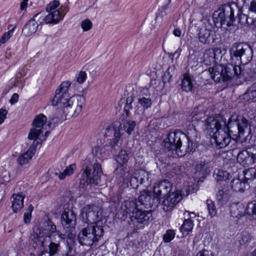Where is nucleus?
Listing matches in <instances>:
<instances>
[{"label":"nucleus","instance_id":"obj_1","mask_svg":"<svg viewBox=\"0 0 256 256\" xmlns=\"http://www.w3.org/2000/svg\"><path fill=\"white\" fill-rule=\"evenodd\" d=\"M230 59L234 68V79H242L244 81H250L255 78L252 68L246 65L252 58L253 50L247 43L234 42L229 50Z\"/></svg>","mask_w":256,"mask_h":256},{"label":"nucleus","instance_id":"obj_2","mask_svg":"<svg viewBox=\"0 0 256 256\" xmlns=\"http://www.w3.org/2000/svg\"><path fill=\"white\" fill-rule=\"evenodd\" d=\"M204 122L205 130L210 136L224 128L229 130L236 138L242 136L249 126L247 119L240 115H232L227 123L224 116L218 114L209 116Z\"/></svg>","mask_w":256,"mask_h":256},{"label":"nucleus","instance_id":"obj_3","mask_svg":"<svg viewBox=\"0 0 256 256\" xmlns=\"http://www.w3.org/2000/svg\"><path fill=\"white\" fill-rule=\"evenodd\" d=\"M83 168L84 170L80 180V186L84 188L89 184H98L102 170L100 165L93 155L86 158Z\"/></svg>","mask_w":256,"mask_h":256},{"label":"nucleus","instance_id":"obj_4","mask_svg":"<svg viewBox=\"0 0 256 256\" xmlns=\"http://www.w3.org/2000/svg\"><path fill=\"white\" fill-rule=\"evenodd\" d=\"M186 140L185 134L180 130H176L168 134L163 141L162 146L166 152H172V154L175 152L178 156H183L188 153V146H186Z\"/></svg>","mask_w":256,"mask_h":256},{"label":"nucleus","instance_id":"obj_5","mask_svg":"<svg viewBox=\"0 0 256 256\" xmlns=\"http://www.w3.org/2000/svg\"><path fill=\"white\" fill-rule=\"evenodd\" d=\"M236 12H240V8L236 3L225 4L214 12L212 21L216 27L226 26V27H224L225 28H230L234 26Z\"/></svg>","mask_w":256,"mask_h":256},{"label":"nucleus","instance_id":"obj_6","mask_svg":"<svg viewBox=\"0 0 256 256\" xmlns=\"http://www.w3.org/2000/svg\"><path fill=\"white\" fill-rule=\"evenodd\" d=\"M104 235V230L102 226L94 224L86 225L78 234V240L81 245L92 246L97 245L98 242Z\"/></svg>","mask_w":256,"mask_h":256},{"label":"nucleus","instance_id":"obj_7","mask_svg":"<svg viewBox=\"0 0 256 256\" xmlns=\"http://www.w3.org/2000/svg\"><path fill=\"white\" fill-rule=\"evenodd\" d=\"M234 64H217L208 69L211 78L216 82H222L234 79L236 76Z\"/></svg>","mask_w":256,"mask_h":256},{"label":"nucleus","instance_id":"obj_8","mask_svg":"<svg viewBox=\"0 0 256 256\" xmlns=\"http://www.w3.org/2000/svg\"><path fill=\"white\" fill-rule=\"evenodd\" d=\"M152 220V213L150 210H142V208H139L136 212L132 214L131 218H128L127 222L137 230L144 228Z\"/></svg>","mask_w":256,"mask_h":256},{"label":"nucleus","instance_id":"obj_9","mask_svg":"<svg viewBox=\"0 0 256 256\" xmlns=\"http://www.w3.org/2000/svg\"><path fill=\"white\" fill-rule=\"evenodd\" d=\"M214 22L210 16L202 17L200 22L198 38L199 42L204 44H209L212 39V34Z\"/></svg>","mask_w":256,"mask_h":256},{"label":"nucleus","instance_id":"obj_10","mask_svg":"<svg viewBox=\"0 0 256 256\" xmlns=\"http://www.w3.org/2000/svg\"><path fill=\"white\" fill-rule=\"evenodd\" d=\"M34 228L37 232L43 235L46 238L51 239L53 236H57L60 240L62 238L60 232L56 230V226L49 218L39 226Z\"/></svg>","mask_w":256,"mask_h":256},{"label":"nucleus","instance_id":"obj_11","mask_svg":"<svg viewBox=\"0 0 256 256\" xmlns=\"http://www.w3.org/2000/svg\"><path fill=\"white\" fill-rule=\"evenodd\" d=\"M85 101V98L80 95L76 96V101L70 100L68 105H66L62 108L63 112L65 114L66 116L70 118L79 114L82 110V106Z\"/></svg>","mask_w":256,"mask_h":256},{"label":"nucleus","instance_id":"obj_12","mask_svg":"<svg viewBox=\"0 0 256 256\" xmlns=\"http://www.w3.org/2000/svg\"><path fill=\"white\" fill-rule=\"evenodd\" d=\"M81 220L86 224H94L98 225L96 222L98 220L99 217L98 208L94 206L86 205L81 210L80 215Z\"/></svg>","mask_w":256,"mask_h":256},{"label":"nucleus","instance_id":"obj_13","mask_svg":"<svg viewBox=\"0 0 256 256\" xmlns=\"http://www.w3.org/2000/svg\"><path fill=\"white\" fill-rule=\"evenodd\" d=\"M47 118L42 114L36 116L34 118L32 125L34 128H32L28 135L29 140L38 141V136L42 132V128L46 122Z\"/></svg>","mask_w":256,"mask_h":256},{"label":"nucleus","instance_id":"obj_14","mask_svg":"<svg viewBox=\"0 0 256 256\" xmlns=\"http://www.w3.org/2000/svg\"><path fill=\"white\" fill-rule=\"evenodd\" d=\"M230 132L229 130H227L224 128L223 129H221L220 130L212 135L214 136L216 144L220 148H224L227 146L230 142L232 136L233 137L232 138L234 140L238 139L242 137L236 138Z\"/></svg>","mask_w":256,"mask_h":256},{"label":"nucleus","instance_id":"obj_15","mask_svg":"<svg viewBox=\"0 0 256 256\" xmlns=\"http://www.w3.org/2000/svg\"><path fill=\"white\" fill-rule=\"evenodd\" d=\"M182 199V194L178 190L169 194L162 200L161 204L162 208L165 212H170Z\"/></svg>","mask_w":256,"mask_h":256},{"label":"nucleus","instance_id":"obj_16","mask_svg":"<svg viewBox=\"0 0 256 256\" xmlns=\"http://www.w3.org/2000/svg\"><path fill=\"white\" fill-rule=\"evenodd\" d=\"M136 202L139 204V207L144 206V208H152L158 206L159 199L154 196L153 192L144 190L141 192Z\"/></svg>","mask_w":256,"mask_h":256},{"label":"nucleus","instance_id":"obj_17","mask_svg":"<svg viewBox=\"0 0 256 256\" xmlns=\"http://www.w3.org/2000/svg\"><path fill=\"white\" fill-rule=\"evenodd\" d=\"M172 186V184L167 180H163L153 188V193L156 198L159 199V204H160V198L162 197L166 196L170 194Z\"/></svg>","mask_w":256,"mask_h":256},{"label":"nucleus","instance_id":"obj_18","mask_svg":"<svg viewBox=\"0 0 256 256\" xmlns=\"http://www.w3.org/2000/svg\"><path fill=\"white\" fill-rule=\"evenodd\" d=\"M76 216L74 210L70 208H66L61 216V224L65 229L74 228L76 224Z\"/></svg>","mask_w":256,"mask_h":256},{"label":"nucleus","instance_id":"obj_19","mask_svg":"<svg viewBox=\"0 0 256 256\" xmlns=\"http://www.w3.org/2000/svg\"><path fill=\"white\" fill-rule=\"evenodd\" d=\"M139 204L137 203L136 200H126L124 204L122 206L121 210L120 212L122 215L120 217L122 220L125 221L131 218L133 213L136 212L139 208Z\"/></svg>","mask_w":256,"mask_h":256},{"label":"nucleus","instance_id":"obj_20","mask_svg":"<svg viewBox=\"0 0 256 256\" xmlns=\"http://www.w3.org/2000/svg\"><path fill=\"white\" fill-rule=\"evenodd\" d=\"M185 136L186 138V146H188V152H193L196 148L198 132L195 128H188L187 130L186 134H185Z\"/></svg>","mask_w":256,"mask_h":256},{"label":"nucleus","instance_id":"obj_21","mask_svg":"<svg viewBox=\"0 0 256 256\" xmlns=\"http://www.w3.org/2000/svg\"><path fill=\"white\" fill-rule=\"evenodd\" d=\"M237 160L243 166H248L254 163L250 148H248L246 150L240 152L238 154Z\"/></svg>","mask_w":256,"mask_h":256},{"label":"nucleus","instance_id":"obj_22","mask_svg":"<svg viewBox=\"0 0 256 256\" xmlns=\"http://www.w3.org/2000/svg\"><path fill=\"white\" fill-rule=\"evenodd\" d=\"M70 100L76 101V96L70 95H62V94H56L53 99L52 100V104L54 106H58L60 108H62L66 105H68Z\"/></svg>","mask_w":256,"mask_h":256},{"label":"nucleus","instance_id":"obj_23","mask_svg":"<svg viewBox=\"0 0 256 256\" xmlns=\"http://www.w3.org/2000/svg\"><path fill=\"white\" fill-rule=\"evenodd\" d=\"M44 13V12H40L26 23L22 29V32L26 35L30 36L36 32L38 28V24L36 21V18L39 16L43 17Z\"/></svg>","mask_w":256,"mask_h":256},{"label":"nucleus","instance_id":"obj_24","mask_svg":"<svg viewBox=\"0 0 256 256\" xmlns=\"http://www.w3.org/2000/svg\"><path fill=\"white\" fill-rule=\"evenodd\" d=\"M38 144V141H34L32 144L29 147L28 151L19 156L17 160L19 164L22 165L26 164L32 159L35 154Z\"/></svg>","mask_w":256,"mask_h":256},{"label":"nucleus","instance_id":"obj_25","mask_svg":"<svg viewBox=\"0 0 256 256\" xmlns=\"http://www.w3.org/2000/svg\"><path fill=\"white\" fill-rule=\"evenodd\" d=\"M192 79L193 76L189 73H185L182 75L180 83V88L182 91L188 92L192 90L194 86Z\"/></svg>","mask_w":256,"mask_h":256},{"label":"nucleus","instance_id":"obj_26","mask_svg":"<svg viewBox=\"0 0 256 256\" xmlns=\"http://www.w3.org/2000/svg\"><path fill=\"white\" fill-rule=\"evenodd\" d=\"M34 238H32V247L36 249L38 248L41 250L44 248H45L46 244V238L42 234H40L38 232H36V230L34 228Z\"/></svg>","mask_w":256,"mask_h":256},{"label":"nucleus","instance_id":"obj_27","mask_svg":"<svg viewBox=\"0 0 256 256\" xmlns=\"http://www.w3.org/2000/svg\"><path fill=\"white\" fill-rule=\"evenodd\" d=\"M230 214L233 218H240L247 214V208L242 204L238 203L230 206Z\"/></svg>","mask_w":256,"mask_h":256},{"label":"nucleus","instance_id":"obj_28","mask_svg":"<svg viewBox=\"0 0 256 256\" xmlns=\"http://www.w3.org/2000/svg\"><path fill=\"white\" fill-rule=\"evenodd\" d=\"M109 134H112L114 136V138L110 140V145L112 148H114L118 145V144L120 138L121 134L119 128H116L114 126L108 127L106 128V136H109Z\"/></svg>","mask_w":256,"mask_h":256},{"label":"nucleus","instance_id":"obj_29","mask_svg":"<svg viewBox=\"0 0 256 256\" xmlns=\"http://www.w3.org/2000/svg\"><path fill=\"white\" fill-rule=\"evenodd\" d=\"M14 200L12 203V209L14 212H17L24 207V196L20 194H13Z\"/></svg>","mask_w":256,"mask_h":256},{"label":"nucleus","instance_id":"obj_30","mask_svg":"<svg viewBox=\"0 0 256 256\" xmlns=\"http://www.w3.org/2000/svg\"><path fill=\"white\" fill-rule=\"evenodd\" d=\"M214 176L217 182H224V186L226 185V182L229 179L230 174L227 171L220 169H216L214 172Z\"/></svg>","mask_w":256,"mask_h":256},{"label":"nucleus","instance_id":"obj_31","mask_svg":"<svg viewBox=\"0 0 256 256\" xmlns=\"http://www.w3.org/2000/svg\"><path fill=\"white\" fill-rule=\"evenodd\" d=\"M246 182L242 181L240 178L233 179L230 182V186L232 189L236 192H243L246 188V186H248V184Z\"/></svg>","mask_w":256,"mask_h":256},{"label":"nucleus","instance_id":"obj_32","mask_svg":"<svg viewBox=\"0 0 256 256\" xmlns=\"http://www.w3.org/2000/svg\"><path fill=\"white\" fill-rule=\"evenodd\" d=\"M216 54L213 49L208 48L204 52L202 58V61L204 64L210 66L214 64L215 60Z\"/></svg>","mask_w":256,"mask_h":256},{"label":"nucleus","instance_id":"obj_33","mask_svg":"<svg viewBox=\"0 0 256 256\" xmlns=\"http://www.w3.org/2000/svg\"><path fill=\"white\" fill-rule=\"evenodd\" d=\"M61 19L62 16L60 10H56L48 14L42 18V20H44L46 24H57Z\"/></svg>","mask_w":256,"mask_h":256},{"label":"nucleus","instance_id":"obj_34","mask_svg":"<svg viewBox=\"0 0 256 256\" xmlns=\"http://www.w3.org/2000/svg\"><path fill=\"white\" fill-rule=\"evenodd\" d=\"M193 226V222L190 218L185 219L183 224L180 228V232L182 233V236H187L192 230Z\"/></svg>","mask_w":256,"mask_h":256},{"label":"nucleus","instance_id":"obj_35","mask_svg":"<svg viewBox=\"0 0 256 256\" xmlns=\"http://www.w3.org/2000/svg\"><path fill=\"white\" fill-rule=\"evenodd\" d=\"M138 172V176L140 179V184H143L145 187L148 186L151 183L150 180V174L146 172L144 170H140Z\"/></svg>","mask_w":256,"mask_h":256},{"label":"nucleus","instance_id":"obj_36","mask_svg":"<svg viewBox=\"0 0 256 256\" xmlns=\"http://www.w3.org/2000/svg\"><path fill=\"white\" fill-rule=\"evenodd\" d=\"M244 96L249 102H256V82L248 88L244 94Z\"/></svg>","mask_w":256,"mask_h":256},{"label":"nucleus","instance_id":"obj_37","mask_svg":"<svg viewBox=\"0 0 256 256\" xmlns=\"http://www.w3.org/2000/svg\"><path fill=\"white\" fill-rule=\"evenodd\" d=\"M71 85V82L70 81H65L62 82L59 86V88L56 90V94H62V95H70L72 96L70 92V87Z\"/></svg>","mask_w":256,"mask_h":256},{"label":"nucleus","instance_id":"obj_38","mask_svg":"<svg viewBox=\"0 0 256 256\" xmlns=\"http://www.w3.org/2000/svg\"><path fill=\"white\" fill-rule=\"evenodd\" d=\"M120 166H118L115 170L116 174L119 175L120 178H122L124 182H125L126 180H128L130 177L129 170L124 166V165H120Z\"/></svg>","mask_w":256,"mask_h":256},{"label":"nucleus","instance_id":"obj_39","mask_svg":"<svg viewBox=\"0 0 256 256\" xmlns=\"http://www.w3.org/2000/svg\"><path fill=\"white\" fill-rule=\"evenodd\" d=\"M243 174L244 176V180L248 184V181H252L256 178V168L252 167L246 169L244 170Z\"/></svg>","mask_w":256,"mask_h":256},{"label":"nucleus","instance_id":"obj_40","mask_svg":"<svg viewBox=\"0 0 256 256\" xmlns=\"http://www.w3.org/2000/svg\"><path fill=\"white\" fill-rule=\"evenodd\" d=\"M129 153L126 150H122L116 160L120 165H124L126 164L129 159Z\"/></svg>","mask_w":256,"mask_h":256},{"label":"nucleus","instance_id":"obj_41","mask_svg":"<svg viewBox=\"0 0 256 256\" xmlns=\"http://www.w3.org/2000/svg\"><path fill=\"white\" fill-rule=\"evenodd\" d=\"M138 104L142 106L144 109H148L151 107L152 101L149 97H146L142 94L140 96V98H138Z\"/></svg>","mask_w":256,"mask_h":256},{"label":"nucleus","instance_id":"obj_42","mask_svg":"<svg viewBox=\"0 0 256 256\" xmlns=\"http://www.w3.org/2000/svg\"><path fill=\"white\" fill-rule=\"evenodd\" d=\"M76 168L75 164H70L62 172H60L58 174V178L60 180H64L66 176H70L72 175L74 172V170Z\"/></svg>","mask_w":256,"mask_h":256},{"label":"nucleus","instance_id":"obj_43","mask_svg":"<svg viewBox=\"0 0 256 256\" xmlns=\"http://www.w3.org/2000/svg\"><path fill=\"white\" fill-rule=\"evenodd\" d=\"M136 122L133 120H126L123 124V130L128 134H130L134 130Z\"/></svg>","mask_w":256,"mask_h":256},{"label":"nucleus","instance_id":"obj_44","mask_svg":"<svg viewBox=\"0 0 256 256\" xmlns=\"http://www.w3.org/2000/svg\"><path fill=\"white\" fill-rule=\"evenodd\" d=\"M227 196L228 194L226 190H225V188L220 186L218 188V191L216 195V200L218 202H222V201L226 200L227 198Z\"/></svg>","mask_w":256,"mask_h":256},{"label":"nucleus","instance_id":"obj_45","mask_svg":"<svg viewBox=\"0 0 256 256\" xmlns=\"http://www.w3.org/2000/svg\"><path fill=\"white\" fill-rule=\"evenodd\" d=\"M206 204L209 214L211 217L215 216L217 213V210L214 202L208 199L206 201Z\"/></svg>","mask_w":256,"mask_h":256},{"label":"nucleus","instance_id":"obj_46","mask_svg":"<svg viewBox=\"0 0 256 256\" xmlns=\"http://www.w3.org/2000/svg\"><path fill=\"white\" fill-rule=\"evenodd\" d=\"M247 214L252 216L254 218H256V201L253 200L248 204Z\"/></svg>","mask_w":256,"mask_h":256},{"label":"nucleus","instance_id":"obj_47","mask_svg":"<svg viewBox=\"0 0 256 256\" xmlns=\"http://www.w3.org/2000/svg\"><path fill=\"white\" fill-rule=\"evenodd\" d=\"M51 242L48 244V252L54 256L60 250V245L59 242H52V238L50 239Z\"/></svg>","mask_w":256,"mask_h":256},{"label":"nucleus","instance_id":"obj_48","mask_svg":"<svg viewBox=\"0 0 256 256\" xmlns=\"http://www.w3.org/2000/svg\"><path fill=\"white\" fill-rule=\"evenodd\" d=\"M238 16V22L242 25L246 26V24L249 25L252 23V22H248V16L244 14H242L241 12H236Z\"/></svg>","mask_w":256,"mask_h":256},{"label":"nucleus","instance_id":"obj_49","mask_svg":"<svg viewBox=\"0 0 256 256\" xmlns=\"http://www.w3.org/2000/svg\"><path fill=\"white\" fill-rule=\"evenodd\" d=\"M130 186L134 188H136L140 184V179L138 176V172H135L133 176L130 178Z\"/></svg>","mask_w":256,"mask_h":256},{"label":"nucleus","instance_id":"obj_50","mask_svg":"<svg viewBox=\"0 0 256 256\" xmlns=\"http://www.w3.org/2000/svg\"><path fill=\"white\" fill-rule=\"evenodd\" d=\"M175 232L172 230H168L163 236L164 241L165 242H169L172 240L175 236Z\"/></svg>","mask_w":256,"mask_h":256},{"label":"nucleus","instance_id":"obj_51","mask_svg":"<svg viewBox=\"0 0 256 256\" xmlns=\"http://www.w3.org/2000/svg\"><path fill=\"white\" fill-rule=\"evenodd\" d=\"M92 26V22L86 19L82 20L81 22V26L84 31H88L90 30Z\"/></svg>","mask_w":256,"mask_h":256},{"label":"nucleus","instance_id":"obj_52","mask_svg":"<svg viewBox=\"0 0 256 256\" xmlns=\"http://www.w3.org/2000/svg\"><path fill=\"white\" fill-rule=\"evenodd\" d=\"M15 28L14 27L12 30L5 32L2 38L0 40V44L5 43L12 36L14 30Z\"/></svg>","mask_w":256,"mask_h":256},{"label":"nucleus","instance_id":"obj_53","mask_svg":"<svg viewBox=\"0 0 256 256\" xmlns=\"http://www.w3.org/2000/svg\"><path fill=\"white\" fill-rule=\"evenodd\" d=\"M250 240V236L247 232H244L242 234L241 237L239 240L240 243L241 245L244 244L248 242Z\"/></svg>","mask_w":256,"mask_h":256},{"label":"nucleus","instance_id":"obj_54","mask_svg":"<svg viewBox=\"0 0 256 256\" xmlns=\"http://www.w3.org/2000/svg\"><path fill=\"white\" fill-rule=\"evenodd\" d=\"M86 74L85 72L80 71L76 76V81L80 84H82L86 80Z\"/></svg>","mask_w":256,"mask_h":256},{"label":"nucleus","instance_id":"obj_55","mask_svg":"<svg viewBox=\"0 0 256 256\" xmlns=\"http://www.w3.org/2000/svg\"><path fill=\"white\" fill-rule=\"evenodd\" d=\"M60 2L58 1L54 0L52 2H50L46 7V10L48 11L56 10V8L59 6Z\"/></svg>","mask_w":256,"mask_h":256},{"label":"nucleus","instance_id":"obj_56","mask_svg":"<svg viewBox=\"0 0 256 256\" xmlns=\"http://www.w3.org/2000/svg\"><path fill=\"white\" fill-rule=\"evenodd\" d=\"M169 70H170V68H168L164 72V74L162 78V80L164 84H166L167 82H169L170 80V78H172V75L170 74Z\"/></svg>","mask_w":256,"mask_h":256},{"label":"nucleus","instance_id":"obj_57","mask_svg":"<svg viewBox=\"0 0 256 256\" xmlns=\"http://www.w3.org/2000/svg\"><path fill=\"white\" fill-rule=\"evenodd\" d=\"M204 114L202 112L198 113L197 110H194L192 112L191 114L192 118L193 120H200V119L202 118V115Z\"/></svg>","mask_w":256,"mask_h":256},{"label":"nucleus","instance_id":"obj_58","mask_svg":"<svg viewBox=\"0 0 256 256\" xmlns=\"http://www.w3.org/2000/svg\"><path fill=\"white\" fill-rule=\"evenodd\" d=\"M213 252L208 250H206L204 249L199 252L196 254V256H213Z\"/></svg>","mask_w":256,"mask_h":256},{"label":"nucleus","instance_id":"obj_59","mask_svg":"<svg viewBox=\"0 0 256 256\" xmlns=\"http://www.w3.org/2000/svg\"><path fill=\"white\" fill-rule=\"evenodd\" d=\"M8 112L6 110L1 108L0 110V124H1L6 118Z\"/></svg>","mask_w":256,"mask_h":256},{"label":"nucleus","instance_id":"obj_60","mask_svg":"<svg viewBox=\"0 0 256 256\" xmlns=\"http://www.w3.org/2000/svg\"><path fill=\"white\" fill-rule=\"evenodd\" d=\"M24 222L26 224L30 222L32 218V214L30 212H25L24 216Z\"/></svg>","mask_w":256,"mask_h":256},{"label":"nucleus","instance_id":"obj_61","mask_svg":"<svg viewBox=\"0 0 256 256\" xmlns=\"http://www.w3.org/2000/svg\"><path fill=\"white\" fill-rule=\"evenodd\" d=\"M18 94L14 93L12 96L10 102L11 104H14L18 101Z\"/></svg>","mask_w":256,"mask_h":256},{"label":"nucleus","instance_id":"obj_62","mask_svg":"<svg viewBox=\"0 0 256 256\" xmlns=\"http://www.w3.org/2000/svg\"><path fill=\"white\" fill-rule=\"evenodd\" d=\"M249 10L250 12L256 13V0H252L251 1Z\"/></svg>","mask_w":256,"mask_h":256},{"label":"nucleus","instance_id":"obj_63","mask_svg":"<svg viewBox=\"0 0 256 256\" xmlns=\"http://www.w3.org/2000/svg\"><path fill=\"white\" fill-rule=\"evenodd\" d=\"M40 252L39 254V256H53L48 250H45L44 248L42 249Z\"/></svg>","mask_w":256,"mask_h":256},{"label":"nucleus","instance_id":"obj_64","mask_svg":"<svg viewBox=\"0 0 256 256\" xmlns=\"http://www.w3.org/2000/svg\"><path fill=\"white\" fill-rule=\"evenodd\" d=\"M250 150L252 151V156L254 157V162H256V146L250 147Z\"/></svg>","mask_w":256,"mask_h":256}]
</instances>
